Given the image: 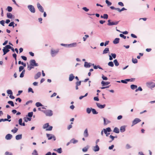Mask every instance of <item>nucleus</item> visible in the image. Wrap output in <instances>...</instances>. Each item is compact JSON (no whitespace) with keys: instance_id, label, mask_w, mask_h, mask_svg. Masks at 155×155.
<instances>
[{"instance_id":"40","label":"nucleus","mask_w":155,"mask_h":155,"mask_svg":"<svg viewBox=\"0 0 155 155\" xmlns=\"http://www.w3.org/2000/svg\"><path fill=\"white\" fill-rule=\"evenodd\" d=\"M7 10L8 12H11L12 11V7L8 6Z\"/></svg>"},{"instance_id":"45","label":"nucleus","mask_w":155,"mask_h":155,"mask_svg":"<svg viewBox=\"0 0 155 155\" xmlns=\"http://www.w3.org/2000/svg\"><path fill=\"white\" fill-rule=\"evenodd\" d=\"M105 2L108 6H109L112 5V3L109 2L108 0H106L105 1Z\"/></svg>"},{"instance_id":"28","label":"nucleus","mask_w":155,"mask_h":155,"mask_svg":"<svg viewBox=\"0 0 155 155\" xmlns=\"http://www.w3.org/2000/svg\"><path fill=\"white\" fill-rule=\"evenodd\" d=\"M89 146L87 145L82 149V151L84 152H86L87 151L89 148Z\"/></svg>"},{"instance_id":"17","label":"nucleus","mask_w":155,"mask_h":155,"mask_svg":"<svg viewBox=\"0 0 155 155\" xmlns=\"http://www.w3.org/2000/svg\"><path fill=\"white\" fill-rule=\"evenodd\" d=\"M22 120L21 118H20L18 120V123L21 126H25V124L24 122L22 123Z\"/></svg>"},{"instance_id":"22","label":"nucleus","mask_w":155,"mask_h":155,"mask_svg":"<svg viewBox=\"0 0 155 155\" xmlns=\"http://www.w3.org/2000/svg\"><path fill=\"white\" fill-rule=\"evenodd\" d=\"M22 137V135L21 134L15 136V139L17 140L21 139Z\"/></svg>"},{"instance_id":"18","label":"nucleus","mask_w":155,"mask_h":155,"mask_svg":"<svg viewBox=\"0 0 155 155\" xmlns=\"http://www.w3.org/2000/svg\"><path fill=\"white\" fill-rule=\"evenodd\" d=\"M120 39L118 38H116L113 41V43L115 44H118L119 42Z\"/></svg>"},{"instance_id":"54","label":"nucleus","mask_w":155,"mask_h":155,"mask_svg":"<svg viewBox=\"0 0 155 155\" xmlns=\"http://www.w3.org/2000/svg\"><path fill=\"white\" fill-rule=\"evenodd\" d=\"M110 55L113 58H116V55L115 53H111Z\"/></svg>"},{"instance_id":"24","label":"nucleus","mask_w":155,"mask_h":155,"mask_svg":"<svg viewBox=\"0 0 155 155\" xmlns=\"http://www.w3.org/2000/svg\"><path fill=\"white\" fill-rule=\"evenodd\" d=\"M46 135H47V137L48 138V140H50L52 139V137L53 135V134H47Z\"/></svg>"},{"instance_id":"13","label":"nucleus","mask_w":155,"mask_h":155,"mask_svg":"<svg viewBox=\"0 0 155 155\" xmlns=\"http://www.w3.org/2000/svg\"><path fill=\"white\" fill-rule=\"evenodd\" d=\"M126 126H121L120 128V132L121 133H123L126 130Z\"/></svg>"},{"instance_id":"29","label":"nucleus","mask_w":155,"mask_h":155,"mask_svg":"<svg viewBox=\"0 0 155 155\" xmlns=\"http://www.w3.org/2000/svg\"><path fill=\"white\" fill-rule=\"evenodd\" d=\"M101 18L107 19L108 18V15L107 14H104L103 15H101Z\"/></svg>"},{"instance_id":"30","label":"nucleus","mask_w":155,"mask_h":155,"mask_svg":"<svg viewBox=\"0 0 155 155\" xmlns=\"http://www.w3.org/2000/svg\"><path fill=\"white\" fill-rule=\"evenodd\" d=\"M25 70L24 69L22 71V72H21V74H20V77L21 78L23 77L24 76V74L25 73Z\"/></svg>"},{"instance_id":"51","label":"nucleus","mask_w":155,"mask_h":155,"mask_svg":"<svg viewBox=\"0 0 155 155\" xmlns=\"http://www.w3.org/2000/svg\"><path fill=\"white\" fill-rule=\"evenodd\" d=\"M89 37V36L88 35H85V36L83 37V41H85L86 40V38H88Z\"/></svg>"},{"instance_id":"36","label":"nucleus","mask_w":155,"mask_h":155,"mask_svg":"<svg viewBox=\"0 0 155 155\" xmlns=\"http://www.w3.org/2000/svg\"><path fill=\"white\" fill-rule=\"evenodd\" d=\"M32 155H38V154L37 151L36 150H34L32 153Z\"/></svg>"},{"instance_id":"62","label":"nucleus","mask_w":155,"mask_h":155,"mask_svg":"<svg viewBox=\"0 0 155 155\" xmlns=\"http://www.w3.org/2000/svg\"><path fill=\"white\" fill-rule=\"evenodd\" d=\"M13 57L15 59V61L17 59V55L15 53H14L12 54Z\"/></svg>"},{"instance_id":"19","label":"nucleus","mask_w":155,"mask_h":155,"mask_svg":"<svg viewBox=\"0 0 155 155\" xmlns=\"http://www.w3.org/2000/svg\"><path fill=\"white\" fill-rule=\"evenodd\" d=\"M110 84V82L108 81L105 82L102 81L101 82V84L103 86H104L106 85L109 84Z\"/></svg>"},{"instance_id":"60","label":"nucleus","mask_w":155,"mask_h":155,"mask_svg":"<svg viewBox=\"0 0 155 155\" xmlns=\"http://www.w3.org/2000/svg\"><path fill=\"white\" fill-rule=\"evenodd\" d=\"M21 58H22V59L24 61H26L27 60V58L26 57L24 56H21Z\"/></svg>"},{"instance_id":"39","label":"nucleus","mask_w":155,"mask_h":155,"mask_svg":"<svg viewBox=\"0 0 155 155\" xmlns=\"http://www.w3.org/2000/svg\"><path fill=\"white\" fill-rule=\"evenodd\" d=\"M114 63L115 65L116 66H117L119 65V63L118 62L117 59H115L114 61Z\"/></svg>"},{"instance_id":"64","label":"nucleus","mask_w":155,"mask_h":155,"mask_svg":"<svg viewBox=\"0 0 155 155\" xmlns=\"http://www.w3.org/2000/svg\"><path fill=\"white\" fill-rule=\"evenodd\" d=\"M14 22L13 21H12L8 25V26L9 27H11L12 26H13V25H14Z\"/></svg>"},{"instance_id":"10","label":"nucleus","mask_w":155,"mask_h":155,"mask_svg":"<svg viewBox=\"0 0 155 155\" xmlns=\"http://www.w3.org/2000/svg\"><path fill=\"white\" fill-rule=\"evenodd\" d=\"M96 105L97 107H98L100 109H103L106 106V105L105 104H104L103 105H101L99 103H97Z\"/></svg>"},{"instance_id":"2","label":"nucleus","mask_w":155,"mask_h":155,"mask_svg":"<svg viewBox=\"0 0 155 155\" xmlns=\"http://www.w3.org/2000/svg\"><path fill=\"white\" fill-rule=\"evenodd\" d=\"M29 63L31 66L34 67L38 66L39 65L38 63H36V61L34 59H31Z\"/></svg>"},{"instance_id":"41","label":"nucleus","mask_w":155,"mask_h":155,"mask_svg":"<svg viewBox=\"0 0 155 155\" xmlns=\"http://www.w3.org/2000/svg\"><path fill=\"white\" fill-rule=\"evenodd\" d=\"M49 126V125L48 123H46L43 126V128L44 129L48 128H47Z\"/></svg>"},{"instance_id":"8","label":"nucleus","mask_w":155,"mask_h":155,"mask_svg":"<svg viewBox=\"0 0 155 155\" xmlns=\"http://www.w3.org/2000/svg\"><path fill=\"white\" fill-rule=\"evenodd\" d=\"M141 120L139 118H136L134 119L132 122V126H133L134 125L137 124L138 123L140 122Z\"/></svg>"},{"instance_id":"9","label":"nucleus","mask_w":155,"mask_h":155,"mask_svg":"<svg viewBox=\"0 0 155 155\" xmlns=\"http://www.w3.org/2000/svg\"><path fill=\"white\" fill-rule=\"evenodd\" d=\"M51 54L52 57H54L58 53L59 51L58 50L55 51L51 49Z\"/></svg>"},{"instance_id":"49","label":"nucleus","mask_w":155,"mask_h":155,"mask_svg":"<svg viewBox=\"0 0 155 155\" xmlns=\"http://www.w3.org/2000/svg\"><path fill=\"white\" fill-rule=\"evenodd\" d=\"M7 92L8 94L10 95H12L13 93L12 91L11 90H8L7 91Z\"/></svg>"},{"instance_id":"1","label":"nucleus","mask_w":155,"mask_h":155,"mask_svg":"<svg viewBox=\"0 0 155 155\" xmlns=\"http://www.w3.org/2000/svg\"><path fill=\"white\" fill-rule=\"evenodd\" d=\"M9 49V45H7L5 46L2 49V51L3 52V55H5L7 53L9 52L10 51Z\"/></svg>"},{"instance_id":"7","label":"nucleus","mask_w":155,"mask_h":155,"mask_svg":"<svg viewBox=\"0 0 155 155\" xmlns=\"http://www.w3.org/2000/svg\"><path fill=\"white\" fill-rule=\"evenodd\" d=\"M37 6L39 10L42 13L44 12V9L43 7L39 3H37Z\"/></svg>"},{"instance_id":"63","label":"nucleus","mask_w":155,"mask_h":155,"mask_svg":"<svg viewBox=\"0 0 155 155\" xmlns=\"http://www.w3.org/2000/svg\"><path fill=\"white\" fill-rule=\"evenodd\" d=\"M82 9L86 12H87L89 10V9L86 7H84Z\"/></svg>"},{"instance_id":"44","label":"nucleus","mask_w":155,"mask_h":155,"mask_svg":"<svg viewBox=\"0 0 155 155\" xmlns=\"http://www.w3.org/2000/svg\"><path fill=\"white\" fill-rule=\"evenodd\" d=\"M35 105L38 107L43 106V105L40 103L39 102L36 103L35 104Z\"/></svg>"},{"instance_id":"3","label":"nucleus","mask_w":155,"mask_h":155,"mask_svg":"<svg viewBox=\"0 0 155 155\" xmlns=\"http://www.w3.org/2000/svg\"><path fill=\"white\" fill-rule=\"evenodd\" d=\"M108 24L107 25L109 26H112L114 25H117L119 21H116L115 22H111V20H108Z\"/></svg>"},{"instance_id":"26","label":"nucleus","mask_w":155,"mask_h":155,"mask_svg":"<svg viewBox=\"0 0 155 155\" xmlns=\"http://www.w3.org/2000/svg\"><path fill=\"white\" fill-rule=\"evenodd\" d=\"M113 131L114 132L117 134L119 133L120 132L119 129L117 127H115L114 128Z\"/></svg>"},{"instance_id":"57","label":"nucleus","mask_w":155,"mask_h":155,"mask_svg":"<svg viewBox=\"0 0 155 155\" xmlns=\"http://www.w3.org/2000/svg\"><path fill=\"white\" fill-rule=\"evenodd\" d=\"M24 68L23 66H21L19 67V72L21 71L22 70H23Z\"/></svg>"},{"instance_id":"38","label":"nucleus","mask_w":155,"mask_h":155,"mask_svg":"<svg viewBox=\"0 0 155 155\" xmlns=\"http://www.w3.org/2000/svg\"><path fill=\"white\" fill-rule=\"evenodd\" d=\"M92 108H87V109H86V111H87V112L89 114H90L91 112V111H92Z\"/></svg>"},{"instance_id":"58","label":"nucleus","mask_w":155,"mask_h":155,"mask_svg":"<svg viewBox=\"0 0 155 155\" xmlns=\"http://www.w3.org/2000/svg\"><path fill=\"white\" fill-rule=\"evenodd\" d=\"M120 36L121 38H123L125 39H126V37L123 34H120Z\"/></svg>"},{"instance_id":"4","label":"nucleus","mask_w":155,"mask_h":155,"mask_svg":"<svg viewBox=\"0 0 155 155\" xmlns=\"http://www.w3.org/2000/svg\"><path fill=\"white\" fill-rule=\"evenodd\" d=\"M147 86L149 87L152 88L155 87V83L153 82H148L147 83Z\"/></svg>"},{"instance_id":"48","label":"nucleus","mask_w":155,"mask_h":155,"mask_svg":"<svg viewBox=\"0 0 155 155\" xmlns=\"http://www.w3.org/2000/svg\"><path fill=\"white\" fill-rule=\"evenodd\" d=\"M132 62L134 64L137 63L138 62L136 58L134 59L133 58L132 59Z\"/></svg>"},{"instance_id":"53","label":"nucleus","mask_w":155,"mask_h":155,"mask_svg":"<svg viewBox=\"0 0 155 155\" xmlns=\"http://www.w3.org/2000/svg\"><path fill=\"white\" fill-rule=\"evenodd\" d=\"M5 21L4 20H1L0 21V24L2 25V26H5Z\"/></svg>"},{"instance_id":"25","label":"nucleus","mask_w":155,"mask_h":155,"mask_svg":"<svg viewBox=\"0 0 155 155\" xmlns=\"http://www.w3.org/2000/svg\"><path fill=\"white\" fill-rule=\"evenodd\" d=\"M77 45V43H74L72 44H70L68 45V47H75Z\"/></svg>"},{"instance_id":"61","label":"nucleus","mask_w":155,"mask_h":155,"mask_svg":"<svg viewBox=\"0 0 155 155\" xmlns=\"http://www.w3.org/2000/svg\"><path fill=\"white\" fill-rule=\"evenodd\" d=\"M104 133L106 134V136L107 137L109 136V135L110 134L109 133H108V132H107L106 131L104 130Z\"/></svg>"},{"instance_id":"16","label":"nucleus","mask_w":155,"mask_h":155,"mask_svg":"<svg viewBox=\"0 0 155 155\" xmlns=\"http://www.w3.org/2000/svg\"><path fill=\"white\" fill-rule=\"evenodd\" d=\"M41 75V73L40 72H38V73L35 76V79H37L39 78Z\"/></svg>"},{"instance_id":"23","label":"nucleus","mask_w":155,"mask_h":155,"mask_svg":"<svg viewBox=\"0 0 155 155\" xmlns=\"http://www.w3.org/2000/svg\"><path fill=\"white\" fill-rule=\"evenodd\" d=\"M13 16H14L10 13L8 12L7 14V17L8 18H12Z\"/></svg>"},{"instance_id":"32","label":"nucleus","mask_w":155,"mask_h":155,"mask_svg":"<svg viewBox=\"0 0 155 155\" xmlns=\"http://www.w3.org/2000/svg\"><path fill=\"white\" fill-rule=\"evenodd\" d=\"M103 119H104V125H106L107 124H108L110 122V121H109L108 120H107L106 122L105 118L104 117Z\"/></svg>"},{"instance_id":"47","label":"nucleus","mask_w":155,"mask_h":155,"mask_svg":"<svg viewBox=\"0 0 155 155\" xmlns=\"http://www.w3.org/2000/svg\"><path fill=\"white\" fill-rule=\"evenodd\" d=\"M92 111L93 114H98V112H97L96 111V110L92 108Z\"/></svg>"},{"instance_id":"50","label":"nucleus","mask_w":155,"mask_h":155,"mask_svg":"<svg viewBox=\"0 0 155 155\" xmlns=\"http://www.w3.org/2000/svg\"><path fill=\"white\" fill-rule=\"evenodd\" d=\"M56 151L58 153H61L62 152V150L61 148L58 149Z\"/></svg>"},{"instance_id":"43","label":"nucleus","mask_w":155,"mask_h":155,"mask_svg":"<svg viewBox=\"0 0 155 155\" xmlns=\"http://www.w3.org/2000/svg\"><path fill=\"white\" fill-rule=\"evenodd\" d=\"M8 103L10 104L12 106V107H14V104L13 102L11 101H8Z\"/></svg>"},{"instance_id":"15","label":"nucleus","mask_w":155,"mask_h":155,"mask_svg":"<svg viewBox=\"0 0 155 155\" xmlns=\"http://www.w3.org/2000/svg\"><path fill=\"white\" fill-rule=\"evenodd\" d=\"M91 63H88L87 62L85 61L84 62V67L86 68H90L91 66Z\"/></svg>"},{"instance_id":"46","label":"nucleus","mask_w":155,"mask_h":155,"mask_svg":"<svg viewBox=\"0 0 155 155\" xmlns=\"http://www.w3.org/2000/svg\"><path fill=\"white\" fill-rule=\"evenodd\" d=\"M33 115V112H29L28 113V115L27 116H28L30 118H31L32 116Z\"/></svg>"},{"instance_id":"33","label":"nucleus","mask_w":155,"mask_h":155,"mask_svg":"<svg viewBox=\"0 0 155 155\" xmlns=\"http://www.w3.org/2000/svg\"><path fill=\"white\" fill-rule=\"evenodd\" d=\"M130 88L133 90H134L137 88V86L134 84H132L130 85Z\"/></svg>"},{"instance_id":"59","label":"nucleus","mask_w":155,"mask_h":155,"mask_svg":"<svg viewBox=\"0 0 155 155\" xmlns=\"http://www.w3.org/2000/svg\"><path fill=\"white\" fill-rule=\"evenodd\" d=\"M102 79L104 80H107L108 79L105 76L103 75H102Z\"/></svg>"},{"instance_id":"55","label":"nucleus","mask_w":155,"mask_h":155,"mask_svg":"<svg viewBox=\"0 0 155 155\" xmlns=\"http://www.w3.org/2000/svg\"><path fill=\"white\" fill-rule=\"evenodd\" d=\"M81 81H77L76 82L75 84L76 85L79 86L81 85Z\"/></svg>"},{"instance_id":"37","label":"nucleus","mask_w":155,"mask_h":155,"mask_svg":"<svg viewBox=\"0 0 155 155\" xmlns=\"http://www.w3.org/2000/svg\"><path fill=\"white\" fill-rule=\"evenodd\" d=\"M24 119L25 122H27L28 121V120H29V121L31 120V118H28V117H25L24 118Z\"/></svg>"},{"instance_id":"6","label":"nucleus","mask_w":155,"mask_h":155,"mask_svg":"<svg viewBox=\"0 0 155 155\" xmlns=\"http://www.w3.org/2000/svg\"><path fill=\"white\" fill-rule=\"evenodd\" d=\"M28 8L30 12L33 13H35V11L34 7L31 5H28Z\"/></svg>"},{"instance_id":"14","label":"nucleus","mask_w":155,"mask_h":155,"mask_svg":"<svg viewBox=\"0 0 155 155\" xmlns=\"http://www.w3.org/2000/svg\"><path fill=\"white\" fill-rule=\"evenodd\" d=\"M84 137H87L88 136L89 134L87 129H86L84 131L83 134Z\"/></svg>"},{"instance_id":"34","label":"nucleus","mask_w":155,"mask_h":155,"mask_svg":"<svg viewBox=\"0 0 155 155\" xmlns=\"http://www.w3.org/2000/svg\"><path fill=\"white\" fill-rule=\"evenodd\" d=\"M8 121L9 122H10L11 121V120H8V119H7L6 118L5 119H0V122L2 121Z\"/></svg>"},{"instance_id":"20","label":"nucleus","mask_w":155,"mask_h":155,"mask_svg":"<svg viewBox=\"0 0 155 155\" xmlns=\"http://www.w3.org/2000/svg\"><path fill=\"white\" fill-rule=\"evenodd\" d=\"M74 78V75L72 74H71L69 75V81H72L73 79Z\"/></svg>"},{"instance_id":"42","label":"nucleus","mask_w":155,"mask_h":155,"mask_svg":"<svg viewBox=\"0 0 155 155\" xmlns=\"http://www.w3.org/2000/svg\"><path fill=\"white\" fill-rule=\"evenodd\" d=\"M108 66L111 67H113L114 66V63L111 61L109 62L108 64Z\"/></svg>"},{"instance_id":"21","label":"nucleus","mask_w":155,"mask_h":155,"mask_svg":"<svg viewBox=\"0 0 155 155\" xmlns=\"http://www.w3.org/2000/svg\"><path fill=\"white\" fill-rule=\"evenodd\" d=\"M71 143H73V144H75L78 142V140H75L74 138H73L72 139L70 140Z\"/></svg>"},{"instance_id":"35","label":"nucleus","mask_w":155,"mask_h":155,"mask_svg":"<svg viewBox=\"0 0 155 155\" xmlns=\"http://www.w3.org/2000/svg\"><path fill=\"white\" fill-rule=\"evenodd\" d=\"M18 130V128H16V127H15L14 128V129H12L11 130V132L13 133H16Z\"/></svg>"},{"instance_id":"27","label":"nucleus","mask_w":155,"mask_h":155,"mask_svg":"<svg viewBox=\"0 0 155 155\" xmlns=\"http://www.w3.org/2000/svg\"><path fill=\"white\" fill-rule=\"evenodd\" d=\"M100 148L97 145H96V146L94 147V150L95 152L98 151Z\"/></svg>"},{"instance_id":"31","label":"nucleus","mask_w":155,"mask_h":155,"mask_svg":"<svg viewBox=\"0 0 155 155\" xmlns=\"http://www.w3.org/2000/svg\"><path fill=\"white\" fill-rule=\"evenodd\" d=\"M104 131L105 130L107 132H110L111 131V130L110 127H108L106 129H103Z\"/></svg>"},{"instance_id":"56","label":"nucleus","mask_w":155,"mask_h":155,"mask_svg":"<svg viewBox=\"0 0 155 155\" xmlns=\"http://www.w3.org/2000/svg\"><path fill=\"white\" fill-rule=\"evenodd\" d=\"M34 67L32 66H31L30 64L29 65H28V70H31L32 68H33Z\"/></svg>"},{"instance_id":"12","label":"nucleus","mask_w":155,"mask_h":155,"mask_svg":"<svg viewBox=\"0 0 155 155\" xmlns=\"http://www.w3.org/2000/svg\"><path fill=\"white\" fill-rule=\"evenodd\" d=\"M12 137V136L10 134H7L5 137V138L7 140H10L11 139Z\"/></svg>"},{"instance_id":"52","label":"nucleus","mask_w":155,"mask_h":155,"mask_svg":"<svg viewBox=\"0 0 155 155\" xmlns=\"http://www.w3.org/2000/svg\"><path fill=\"white\" fill-rule=\"evenodd\" d=\"M28 92H31L32 93H33L34 92L33 90L32 89L31 87H29L28 89Z\"/></svg>"},{"instance_id":"5","label":"nucleus","mask_w":155,"mask_h":155,"mask_svg":"<svg viewBox=\"0 0 155 155\" xmlns=\"http://www.w3.org/2000/svg\"><path fill=\"white\" fill-rule=\"evenodd\" d=\"M45 114L47 116H51L53 115L52 111L51 110H47L45 112Z\"/></svg>"},{"instance_id":"11","label":"nucleus","mask_w":155,"mask_h":155,"mask_svg":"<svg viewBox=\"0 0 155 155\" xmlns=\"http://www.w3.org/2000/svg\"><path fill=\"white\" fill-rule=\"evenodd\" d=\"M107 53H110L109 48H105L103 51L102 54H104Z\"/></svg>"}]
</instances>
